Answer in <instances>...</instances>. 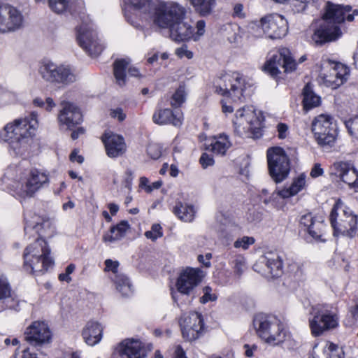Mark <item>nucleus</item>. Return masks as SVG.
<instances>
[{"label":"nucleus","mask_w":358,"mask_h":358,"mask_svg":"<svg viewBox=\"0 0 358 358\" xmlns=\"http://www.w3.org/2000/svg\"><path fill=\"white\" fill-rule=\"evenodd\" d=\"M199 162L203 169L213 166L215 163L213 157L207 153L202 154Z\"/></svg>","instance_id":"nucleus-51"},{"label":"nucleus","mask_w":358,"mask_h":358,"mask_svg":"<svg viewBox=\"0 0 358 358\" xmlns=\"http://www.w3.org/2000/svg\"><path fill=\"white\" fill-rule=\"evenodd\" d=\"M310 1L311 0H290L293 10L297 13L305 10L308 3H309Z\"/></svg>","instance_id":"nucleus-50"},{"label":"nucleus","mask_w":358,"mask_h":358,"mask_svg":"<svg viewBox=\"0 0 358 358\" xmlns=\"http://www.w3.org/2000/svg\"><path fill=\"white\" fill-rule=\"evenodd\" d=\"M303 103L306 110L317 107L320 103V97L315 94L310 84L306 85L303 90Z\"/></svg>","instance_id":"nucleus-37"},{"label":"nucleus","mask_w":358,"mask_h":358,"mask_svg":"<svg viewBox=\"0 0 358 358\" xmlns=\"http://www.w3.org/2000/svg\"><path fill=\"white\" fill-rule=\"evenodd\" d=\"M300 223L315 239H320L326 229L324 219L322 215L313 216L311 213L303 215L301 217Z\"/></svg>","instance_id":"nucleus-27"},{"label":"nucleus","mask_w":358,"mask_h":358,"mask_svg":"<svg viewBox=\"0 0 358 358\" xmlns=\"http://www.w3.org/2000/svg\"><path fill=\"white\" fill-rule=\"evenodd\" d=\"M196 210L194 206L181 201H177L173 208V213L180 220L191 222L194 220Z\"/></svg>","instance_id":"nucleus-31"},{"label":"nucleus","mask_w":358,"mask_h":358,"mask_svg":"<svg viewBox=\"0 0 358 358\" xmlns=\"http://www.w3.org/2000/svg\"><path fill=\"white\" fill-rule=\"evenodd\" d=\"M323 169L320 164H315L310 171V176L313 178H317L323 174Z\"/></svg>","instance_id":"nucleus-59"},{"label":"nucleus","mask_w":358,"mask_h":358,"mask_svg":"<svg viewBox=\"0 0 358 358\" xmlns=\"http://www.w3.org/2000/svg\"><path fill=\"white\" fill-rule=\"evenodd\" d=\"M194 10L201 16L210 15L216 6V0H189Z\"/></svg>","instance_id":"nucleus-35"},{"label":"nucleus","mask_w":358,"mask_h":358,"mask_svg":"<svg viewBox=\"0 0 358 358\" xmlns=\"http://www.w3.org/2000/svg\"><path fill=\"white\" fill-rule=\"evenodd\" d=\"M17 301L6 277L0 272V312L15 306Z\"/></svg>","instance_id":"nucleus-29"},{"label":"nucleus","mask_w":358,"mask_h":358,"mask_svg":"<svg viewBox=\"0 0 358 358\" xmlns=\"http://www.w3.org/2000/svg\"><path fill=\"white\" fill-rule=\"evenodd\" d=\"M248 32L255 38H259L265 34L262 24V19L260 21H254L250 22L247 27Z\"/></svg>","instance_id":"nucleus-42"},{"label":"nucleus","mask_w":358,"mask_h":358,"mask_svg":"<svg viewBox=\"0 0 358 358\" xmlns=\"http://www.w3.org/2000/svg\"><path fill=\"white\" fill-rule=\"evenodd\" d=\"M267 161L270 176L275 182H280L288 176L290 171L289 159L282 148H268Z\"/></svg>","instance_id":"nucleus-11"},{"label":"nucleus","mask_w":358,"mask_h":358,"mask_svg":"<svg viewBox=\"0 0 358 358\" xmlns=\"http://www.w3.org/2000/svg\"><path fill=\"white\" fill-rule=\"evenodd\" d=\"M231 146L229 137L225 134L215 136L210 144V150L217 155L223 156Z\"/></svg>","instance_id":"nucleus-34"},{"label":"nucleus","mask_w":358,"mask_h":358,"mask_svg":"<svg viewBox=\"0 0 358 358\" xmlns=\"http://www.w3.org/2000/svg\"><path fill=\"white\" fill-rule=\"evenodd\" d=\"M130 62L129 59H121L116 60L113 64V73L116 83L120 86H123L126 83L125 71Z\"/></svg>","instance_id":"nucleus-36"},{"label":"nucleus","mask_w":358,"mask_h":358,"mask_svg":"<svg viewBox=\"0 0 358 358\" xmlns=\"http://www.w3.org/2000/svg\"><path fill=\"white\" fill-rule=\"evenodd\" d=\"M106 268L108 271H111L115 275L117 273L118 262H113L111 259H106L105 262Z\"/></svg>","instance_id":"nucleus-56"},{"label":"nucleus","mask_w":358,"mask_h":358,"mask_svg":"<svg viewBox=\"0 0 358 358\" xmlns=\"http://www.w3.org/2000/svg\"><path fill=\"white\" fill-rule=\"evenodd\" d=\"M129 228L127 221L122 220L119 224L110 228V231L103 236L105 243H112L122 239Z\"/></svg>","instance_id":"nucleus-32"},{"label":"nucleus","mask_w":358,"mask_h":358,"mask_svg":"<svg viewBox=\"0 0 358 358\" xmlns=\"http://www.w3.org/2000/svg\"><path fill=\"white\" fill-rule=\"evenodd\" d=\"M202 280L201 271L193 268H187L179 275L176 284L177 292H172V298L180 307L179 294L189 296Z\"/></svg>","instance_id":"nucleus-17"},{"label":"nucleus","mask_w":358,"mask_h":358,"mask_svg":"<svg viewBox=\"0 0 358 358\" xmlns=\"http://www.w3.org/2000/svg\"><path fill=\"white\" fill-rule=\"evenodd\" d=\"M152 120L159 125L172 124L180 127L182 123V116L171 109L158 107L153 113Z\"/></svg>","instance_id":"nucleus-28"},{"label":"nucleus","mask_w":358,"mask_h":358,"mask_svg":"<svg viewBox=\"0 0 358 358\" xmlns=\"http://www.w3.org/2000/svg\"><path fill=\"white\" fill-rule=\"evenodd\" d=\"M330 174L358 192V171L350 162L340 161L334 163L330 167Z\"/></svg>","instance_id":"nucleus-21"},{"label":"nucleus","mask_w":358,"mask_h":358,"mask_svg":"<svg viewBox=\"0 0 358 358\" xmlns=\"http://www.w3.org/2000/svg\"><path fill=\"white\" fill-rule=\"evenodd\" d=\"M231 264L232 265L235 274L240 277L245 268V258L241 255L235 256L231 260Z\"/></svg>","instance_id":"nucleus-43"},{"label":"nucleus","mask_w":358,"mask_h":358,"mask_svg":"<svg viewBox=\"0 0 358 358\" xmlns=\"http://www.w3.org/2000/svg\"><path fill=\"white\" fill-rule=\"evenodd\" d=\"M103 328L96 322H89L83 331V336L87 344L94 345L102 338Z\"/></svg>","instance_id":"nucleus-30"},{"label":"nucleus","mask_w":358,"mask_h":358,"mask_svg":"<svg viewBox=\"0 0 358 358\" xmlns=\"http://www.w3.org/2000/svg\"><path fill=\"white\" fill-rule=\"evenodd\" d=\"M145 236L147 238L152 241H156L158 238L163 236L162 227L159 224H153L151 227V230L147 231L145 233Z\"/></svg>","instance_id":"nucleus-45"},{"label":"nucleus","mask_w":358,"mask_h":358,"mask_svg":"<svg viewBox=\"0 0 358 358\" xmlns=\"http://www.w3.org/2000/svg\"><path fill=\"white\" fill-rule=\"evenodd\" d=\"M117 290L124 296H129L132 293L131 285L128 278L124 274H116L113 278Z\"/></svg>","instance_id":"nucleus-38"},{"label":"nucleus","mask_w":358,"mask_h":358,"mask_svg":"<svg viewBox=\"0 0 358 358\" xmlns=\"http://www.w3.org/2000/svg\"><path fill=\"white\" fill-rule=\"evenodd\" d=\"M308 324L315 337L334 330L339 326L338 310L329 304L313 306L309 310Z\"/></svg>","instance_id":"nucleus-4"},{"label":"nucleus","mask_w":358,"mask_h":358,"mask_svg":"<svg viewBox=\"0 0 358 358\" xmlns=\"http://www.w3.org/2000/svg\"><path fill=\"white\" fill-rule=\"evenodd\" d=\"M174 358H187L185 351L180 345H178L175 350Z\"/></svg>","instance_id":"nucleus-63"},{"label":"nucleus","mask_w":358,"mask_h":358,"mask_svg":"<svg viewBox=\"0 0 358 358\" xmlns=\"http://www.w3.org/2000/svg\"><path fill=\"white\" fill-rule=\"evenodd\" d=\"M212 257V255L210 253H207L205 255V258L206 259V262H203V256L200 255L198 256V260L200 263H201L204 266L206 267H210V259Z\"/></svg>","instance_id":"nucleus-61"},{"label":"nucleus","mask_w":358,"mask_h":358,"mask_svg":"<svg viewBox=\"0 0 358 358\" xmlns=\"http://www.w3.org/2000/svg\"><path fill=\"white\" fill-rule=\"evenodd\" d=\"M288 127L284 123H279L277 126L278 136L280 139H284L287 136Z\"/></svg>","instance_id":"nucleus-57"},{"label":"nucleus","mask_w":358,"mask_h":358,"mask_svg":"<svg viewBox=\"0 0 358 358\" xmlns=\"http://www.w3.org/2000/svg\"><path fill=\"white\" fill-rule=\"evenodd\" d=\"M324 353L327 358H343L344 352L342 348L338 345L329 343L324 349Z\"/></svg>","instance_id":"nucleus-41"},{"label":"nucleus","mask_w":358,"mask_h":358,"mask_svg":"<svg viewBox=\"0 0 358 358\" xmlns=\"http://www.w3.org/2000/svg\"><path fill=\"white\" fill-rule=\"evenodd\" d=\"M179 324L182 337L187 341L199 338L203 331V320L200 313L190 312L181 316Z\"/></svg>","instance_id":"nucleus-20"},{"label":"nucleus","mask_w":358,"mask_h":358,"mask_svg":"<svg viewBox=\"0 0 358 358\" xmlns=\"http://www.w3.org/2000/svg\"><path fill=\"white\" fill-rule=\"evenodd\" d=\"M49 174L43 170L31 169L22 179L20 187L17 189V194L23 199L34 197L40 189L48 186Z\"/></svg>","instance_id":"nucleus-12"},{"label":"nucleus","mask_w":358,"mask_h":358,"mask_svg":"<svg viewBox=\"0 0 358 358\" xmlns=\"http://www.w3.org/2000/svg\"><path fill=\"white\" fill-rule=\"evenodd\" d=\"M184 20H178L169 29L170 38L176 42L186 41L191 38L194 41L199 40L205 33V21L199 20L196 22V31L194 33L193 27Z\"/></svg>","instance_id":"nucleus-18"},{"label":"nucleus","mask_w":358,"mask_h":358,"mask_svg":"<svg viewBox=\"0 0 358 358\" xmlns=\"http://www.w3.org/2000/svg\"><path fill=\"white\" fill-rule=\"evenodd\" d=\"M59 122L71 129L83 121V115L80 109L70 102L62 103V108L58 115Z\"/></svg>","instance_id":"nucleus-24"},{"label":"nucleus","mask_w":358,"mask_h":358,"mask_svg":"<svg viewBox=\"0 0 358 358\" xmlns=\"http://www.w3.org/2000/svg\"><path fill=\"white\" fill-rule=\"evenodd\" d=\"M186 100V92L184 86H179L170 98V105L173 108H179Z\"/></svg>","instance_id":"nucleus-40"},{"label":"nucleus","mask_w":358,"mask_h":358,"mask_svg":"<svg viewBox=\"0 0 358 358\" xmlns=\"http://www.w3.org/2000/svg\"><path fill=\"white\" fill-rule=\"evenodd\" d=\"M70 160L73 162H76L78 164H82L84 161L83 156L78 154V151L74 150L70 155Z\"/></svg>","instance_id":"nucleus-60"},{"label":"nucleus","mask_w":358,"mask_h":358,"mask_svg":"<svg viewBox=\"0 0 358 358\" xmlns=\"http://www.w3.org/2000/svg\"><path fill=\"white\" fill-rule=\"evenodd\" d=\"M77 41L79 45L91 57L99 55L104 48L97 38L92 24L89 22H83L77 28Z\"/></svg>","instance_id":"nucleus-15"},{"label":"nucleus","mask_w":358,"mask_h":358,"mask_svg":"<svg viewBox=\"0 0 358 358\" xmlns=\"http://www.w3.org/2000/svg\"><path fill=\"white\" fill-rule=\"evenodd\" d=\"M246 90V84L243 77L236 72L231 74H225L220 78L216 86V91L228 98L232 101H242L244 99V92Z\"/></svg>","instance_id":"nucleus-13"},{"label":"nucleus","mask_w":358,"mask_h":358,"mask_svg":"<svg viewBox=\"0 0 358 358\" xmlns=\"http://www.w3.org/2000/svg\"><path fill=\"white\" fill-rule=\"evenodd\" d=\"M24 232L26 234L35 231L38 234L36 241L28 245L24 252V268L31 273H43L53 265V260L50 256V250L46 241L41 236V230L49 228L50 222L36 215L31 213L24 215Z\"/></svg>","instance_id":"nucleus-1"},{"label":"nucleus","mask_w":358,"mask_h":358,"mask_svg":"<svg viewBox=\"0 0 358 358\" xmlns=\"http://www.w3.org/2000/svg\"><path fill=\"white\" fill-rule=\"evenodd\" d=\"M106 154L109 157L115 158L122 155L127 149L124 138L111 131H106L102 136Z\"/></svg>","instance_id":"nucleus-25"},{"label":"nucleus","mask_w":358,"mask_h":358,"mask_svg":"<svg viewBox=\"0 0 358 358\" xmlns=\"http://www.w3.org/2000/svg\"><path fill=\"white\" fill-rule=\"evenodd\" d=\"M351 9L350 6H343L327 2L323 16L324 21L315 31L312 37L313 41L317 44L322 45L339 38L342 32L337 24L344 22L345 20L352 22L355 16L358 15V10L355 9L350 13Z\"/></svg>","instance_id":"nucleus-3"},{"label":"nucleus","mask_w":358,"mask_h":358,"mask_svg":"<svg viewBox=\"0 0 358 358\" xmlns=\"http://www.w3.org/2000/svg\"><path fill=\"white\" fill-rule=\"evenodd\" d=\"M38 73L45 82L51 84L69 85L76 80V75L69 66L57 65L51 61L42 62Z\"/></svg>","instance_id":"nucleus-9"},{"label":"nucleus","mask_w":358,"mask_h":358,"mask_svg":"<svg viewBox=\"0 0 358 358\" xmlns=\"http://www.w3.org/2000/svg\"><path fill=\"white\" fill-rule=\"evenodd\" d=\"M148 154L155 159H158L161 156V150L155 145H150L147 148Z\"/></svg>","instance_id":"nucleus-53"},{"label":"nucleus","mask_w":358,"mask_h":358,"mask_svg":"<svg viewBox=\"0 0 358 358\" xmlns=\"http://www.w3.org/2000/svg\"><path fill=\"white\" fill-rule=\"evenodd\" d=\"M176 54L180 58L187 57L191 59L193 57L192 52L187 50V46H182L181 48H177Z\"/></svg>","instance_id":"nucleus-52"},{"label":"nucleus","mask_w":358,"mask_h":358,"mask_svg":"<svg viewBox=\"0 0 358 358\" xmlns=\"http://www.w3.org/2000/svg\"><path fill=\"white\" fill-rule=\"evenodd\" d=\"M233 16L238 18H244L245 14L243 12V6L241 3H236L234 7Z\"/></svg>","instance_id":"nucleus-58"},{"label":"nucleus","mask_w":358,"mask_h":358,"mask_svg":"<svg viewBox=\"0 0 358 358\" xmlns=\"http://www.w3.org/2000/svg\"><path fill=\"white\" fill-rule=\"evenodd\" d=\"M38 115L32 112L29 117L8 123L1 133V138L9 145V152L15 156L27 153L38 126Z\"/></svg>","instance_id":"nucleus-2"},{"label":"nucleus","mask_w":358,"mask_h":358,"mask_svg":"<svg viewBox=\"0 0 358 358\" xmlns=\"http://www.w3.org/2000/svg\"><path fill=\"white\" fill-rule=\"evenodd\" d=\"M110 115L112 117L117 118L120 122L123 121L126 118L125 113H123L122 109L120 108L110 110Z\"/></svg>","instance_id":"nucleus-54"},{"label":"nucleus","mask_w":358,"mask_h":358,"mask_svg":"<svg viewBox=\"0 0 358 358\" xmlns=\"http://www.w3.org/2000/svg\"><path fill=\"white\" fill-rule=\"evenodd\" d=\"M296 64L290 56L289 50L286 48L280 49L273 53L266 61L264 70L272 77L277 78L281 73L280 69L284 73H291L296 69Z\"/></svg>","instance_id":"nucleus-16"},{"label":"nucleus","mask_w":358,"mask_h":358,"mask_svg":"<svg viewBox=\"0 0 358 358\" xmlns=\"http://www.w3.org/2000/svg\"><path fill=\"white\" fill-rule=\"evenodd\" d=\"M33 103L35 106L43 108L45 110L49 112L51 111L56 106L53 99L50 97L46 98L45 101L41 98L36 97L33 100Z\"/></svg>","instance_id":"nucleus-44"},{"label":"nucleus","mask_w":358,"mask_h":358,"mask_svg":"<svg viewBox=\"0 0 358 358\" xmlns=\"http://www.w3.org/2000/svg\"><path fill=\"white\" fill-rule=\"evenodd\" d=\"M203 296L201 297L200 302L202 303H206L208 301H215L217 296L215 294L212 293V288L206 286L203 289Z\"/></svg>","instance_id":"nucleus-48"},{"label":"nucleus","mask_w":358,"mask_h":358,"mask_svg":"<svg viewBox=\"0 0 358 358\" xmlns=\"http://www.w3.org/2000/svg\"><path fill=\"white\" fill-rule=\"evenodd\" d=\"M125 4L129 5L136 10H142L149 7L150 0H124Z\"/></svg>","instance_id":"nucleus-47"},{"label":"nucleus","mask_w":358,"mask_h":358,"mask_svg":"<svg viewBox=\"0 0 358 358\" xmlns=\"http://www.w3.org/2000/svg\"><path fill=\"white\" fill-rule=\"evenodd\" d=\"M264 262L273 277H278L282 273V263L278 254L267 252L264 257Z\"/></svg>","instance_id":"nucleus-33"},{"label":"nucleus","mask_w":358,"mask_h":358,"mask_svg":"<svg viewBox=\"0 0 358 358\" xmlns=\"http://www.w3.org/2000/svg\"><path fill=\"white\" fill-rule=\"evenodd\" d=\"M348 74L349 70L344 64L330 59L322 61L319 78L325 86L336 89L347 80Z\"/></svg>","instance_id":"nucleus-10"},{"label":"nucleus","mask_w":358,"mask_h":358,"mask_svg":"<svg viewBox=\"0 0 358 358\" xmlns=\"http://www.w3.org/2000/svg\"><path fill=\"white\" fill-rule=\"evenodd\" d=\"M345 126L352 136L358 134V115L345 122Z\"/></svg>","instance_id":"nucleus-49"},{"label":"nucleus","mask_w":358,"mask_h":358,"mask_svg":"<svg viewBox=\"0 0 358 358\" xmlns=\"http://www.w3.org/2000/svg\"><path fill=\"white\" fill-rule=\"evenodd\" d=\"M25 338L31 344L38 345L49 342L51 338L50 329L43 322H34L25 332Z\"/></svg>","instance_id":"nucleus-26"},{"label":"nucleus","mask_w":358,"mask_h":358,"mask_svg":"<svg viewBox=\"0 0 358 358\" xmlns=\"http://www.w3.org/2000/svg\"><path fill=\"white\" fill-rule=\"evenodd\" d=\"M85 133V129L83 127H78L76 130H74L71 133V138L73 140L77 139L79 136L83 135Z\"/></svg>","instance_id":"nucleus-64"},{"label":"nucleus","mask_w":358,"mask_h":358,"mask_svg":"<svg viewBox=\"0 0 358 358\" xmlns=\"http://www.w3.org/2000/svg\"><path fill=\"white\" fill-rule=\"evenodd\" d=\"M24 16L10 4H0V34L15 32L24 25Z\"/></svg>","instance_id":"nucleus-19"},{"label":"nucleus","mask_w":358,"mask_h":358,"mask_svg":"<svg viewBox=\"0 0 358 358\" xmlns=\"http://www.w3.org/2000/svg\"><path fill=\"white\" fill-rule=\"evenodd\" d=\"M162 183L163 182L161 180L152 182L150 187H147V192L150 193L154 189H158L162 187Z\"/></svg>","instance_id":"nucleus-62"},{"label":"nucleus","mask_w":358,"mask_h":358,"mask_svg":"<svg viewBox=\"0 0 358 358\" xmlns=\"http://www.w3.org/2000/svg\"><path fill=\"white\" fill-rule=\"evenodd\" d=\"M305 183L306 177L303 174H301L293 181L288 189H282L280 194L284 198L294 196L303 188Z\"/></svg>","instance_id":"nucleus-39"},{"label":"nucleus","mask_w":358,"mask_h":358,"mask_svg":"<svg viewBox=\"0 0 358 358\" xmlns=\"http://www.w3.org/2000/svg\"><path fill=\"white\" fill-rule=\"evenodd\" d=\"M255 238L250 236H243L241 238L237 239L234 242V247L236 248H242L243 250H246L249 248L250 245H252L255 243Z\"/></svg>","instance_id":"nucleus-46"},{"label":"nucleus","mask_w":358,"mask_h":358,"mask_svg":"<svg viewBox=\"0 0 358 358\" xmlns=\"http://www.w3.org/2000/svg\"><path fill=\"white\" fill-rule=\"evenodd\" d=\"M245 348V355L248 357H251L255 355V353L258 352V347L257 345L253 344L252 345H250L248 344L244 345Z\"/></svg>","instance_id":"nucleus-55"},{"label":"nucleus","mask_w":358,"mask_h":358,"mask_svg":"<svg viewBox=\"0 0 358 358\" xmlns=\"http://www.w3.org/2000/svg\"><path fill=\"white\" fill-rule=\"evenodd\" d=\"M263 29L269 38H281L288 31L287 20L280 15L274 14L262 18Z\"/></svg>","instance_id":"nucleus-22"},{"label":"nucleus","mask_w":358,"mask_h":358,"mask_svg":"<svg viewBox=\"0 0 358 358\" xmlns=\"http://www.w3.org/2000/svg\"><path fill=\"white\" fill-rule=\"evenodd\" d=\"M329 221L335 236L353 237L357 231V216L343 201L338 200L329 215Z\"/></svg>","instance_id":"nucleus-6"},{"label":"nucleus","mask_w":358,"mask_h":358,"mask_svg":"<svg viewBox=\"0 0 358 358\" xmlns=\"http://www.w3.org/2000/svg\"><path fill=\"white\" fill-rule=\"evenodd\" d=\"M262 116L252 106H247L239 108L235 113L233 120L235 131L239 135L251 133L252 137L258 138L262 135Z\"/></svg>","instance_id":"nucleus-7"},{"label":"nucleus","mask_w":358,"mask_h":358,"mask_svg":"<svg viewBox=\"0 0 358 358\" xmlns=\"http://www.w3.org/2000/svg\"><path fill=\"white\" fill-rule=\"evenodd\" d=\"M312 131L320 145H332L337 134V127L331 116L321 114L312 122Z\"/></svg>","instance_id":"nucleus-14"},{"label":"nucleus","mask_w":358,"mask_h":358,"mask_svg":"<svg viewBox=\"0 0 358 358\" xmlns=\"http://www.w3.org/2000/svg\"><path fill=\"white\" fill-rule=\"evenodd\" d=\"M253 325L257 335L272 345L283 343L288 336L282 322L273 315L257 314L254 317Z\"/></svg>","instance_id":"nucleus-5"},{"label":"nucleus","mask_w":358,"mask_h":358,"mask_svg":"<svg viewBox=\"0 0 358 358\" xmlns=\"http://www.w3.org/2000/svg\"><path fill=\"white\" fill-rule=\"evenodd\" d=\"M186 9L174 1L160 2L155 8L153 22L159 28L170 29L176 22L185 19Z\"/></svg>","instance_id":"nucleus-8"},{"label":"nucleus","mask_w":358,"mask_h":358,"mask_svg":"<svg viewBox=\"0 0 358 358\" xmlns=\"http://www.w3.org/2000/svg\"><path fill=\"white\" fill-rule=\"evenodd\" d=\"M120 358H145L146 352L143 343L138 339L127 338L116 347Z\"/></svg>","instance_id":"nucleus-23"}]
</instances>
